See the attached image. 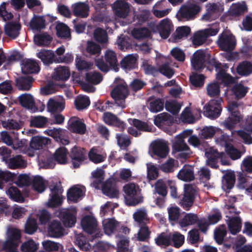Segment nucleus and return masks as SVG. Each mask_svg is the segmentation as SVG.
<instances>
[{
    "instance_id": "obj_4",
    "label": "nucleus",
    "mask_w": 252,
    "mask_h": 252,
    "mask_svg": "<svg viewBox=\"0 0 252 252\" xmlns=\"http://www.w3.org/2000/svg\"><path fill=\"white\" fill-rule=\"evenodd\" d=\"M201 8L196 3L188 2L182 5L176 13V18L179 21H189L193 20L200 11Z\"/></svg>"
},
{
    "instance_id": "obj_57",
    "label": "nucleus",
    "mask_w": 252,
    "mask_h": 252,
    "mask_svg": "<svg viewBox=\"0 0 252 252\" xmlns=\"http://www.w3.org/2000/svg\"><path fill=\"white\" fill-rule=\"evenodd\" d=\"M6 192L7 195L14 201L19 202L24 201L23 197L16 187H10Z\"/></svg>"
},
{
    "instance_id": "obj_47",
    "label": "nucleus",
    "mask_w": 252,
    "mask_h": 252,
    "mask_svg": "<svg viewBox=\"0 0 252 252\" xmlns=\"http://www.w3.org/2000/svg\"><path fill=\"white\" fill-rule=\"evenodd\" d=\"M235 181L234 173L231 171H227L222 180V188L225 189H232Z\"/></svg>"
},
{
    "instance_id": "obj_39",
    "label": "nucleus",
    "mask_w": 252,
    "mask_h": 252,
    "mask_svg": "<svg viewBox=\"0 0 252 252\" xmlns=\"http://www.w3.org/2000/svg\"><path fill=\"white\" fill-rule=\"evenodd\" d=\"M177 177L179 179L184 181H190L194 179L193 168L192 166L186 165L179 172Z\"/></svg>"
},
{
    "instance_id": "obj_37",
    "label": "nucleus",
    "mask_w": 252,
    "mask_h": 252,
    "mask_svg": "<svg viewBox=\"0 0 252 252\" xmlns=\"http://www.w3.org/2000/svg\"><path fill=\"white\" fill-rule=\"evenodd\" d=\"M70 76V71L68 68L64 66H59L54 69L52 75L54 80L57 81H65Z\"/></svg>"
},
{
    "instance_id": "obj_64",
    "label": "nucleus",
    "mask_w": 252,
    "mask_h": 252,
    "mask_svg": "<svg viewBox=\"0 0 252 252\" xmlns=\"http://www.w3.org/2000/svg\"><path fill=\"white\" fill-rule=\"evenodd\" d=\"M39 244L36 243L33 240H30L23 243L21 247V250L23 252H35L38 247Z\"/></svg>"
},
{
    "instance_id": "obj_15",
    "label": "nucleus",
    "mask_w": 252,
    "mask_h": 252,
    "mask_svg": "<svg viewBox=\"0 0 252 252\" xmlns=\"http://www.w3.org/2000/svg\"><path fill=\"white\" fill-rule=\"evenodd\" d=\"M77 210L75 207L61 209L59 211V217L62 220L64 225L71 227L76 222Z\"/></svg>"
},
{
    "instance_id": "obj_11",
    "label": "nucleus",
    "mask_w": 252,
    "mask_h": 252,
    "mask_svg": "<svg viewBox=\"0 0 252 252\" xmlns=\"http://www.w3.org/2000/svg\"><path fill=\"white\" fill-rule=\"evenodd\" d=\"M217 43L221 50L231 52L235 48L236 40L230 31L224 30L219 35Z\"/></svg>"
},
{
    "instance_id": "obj_29",
    "label": "nucleus",
    "mask_w": 252,
    "mask_h": 252,
    "mask_svg": "<svg viewBox=\"0 0 252 252\" xmlns=\"http://www.w3.org/2000/svg\"><path fill=\"white\" fill-rule=\"evenodd\" d=\"M216 68L218 72L216 74V80L220 84L227 86L235 82V78L226 73L224 69H220L219 64L216 65Z\"/></svg>"
},
{
    "instance_id": "obj_33",
    "label": "nucleus",
    "mask_w": 252,
    "mask_h": 252,
    "mask_svg": "<svg viewBox=\"0 0 252 252\" xmlns=\"http://www.w3.org/2000/svg\"><path fill=\"white\" fill-rule=\"evenodd\" d=\"M48 232L49 236L58 238L64 233V229L59 221L53 220L49 225Z\"/></svg>"
},
{
    "instance_id": "obj_43",
    "label": "nucleus",
    "mask_w": 252,
    "mask_h": 252,
    "mask_svg": "<svg viewBox=\"0 0 252 252\" xmlns=\"http://www.w3.org/2000/svg\"><path fill=\"white\" fill-rule=\"evenodd\" d=\"M6 163L10 169L23 168L27 166L26 160L19 155L9 158Z\"/></svg>"
},
{
    "instance_id": "obj_49",
    "label": "nucleus",
    "mask_w": 252,
    "mask_h": 252,
    "mask_svg": "<svg viewBox=\"0 0 252 252\" xmlns=\"http://www.w3.org/2000/svg\"><path fill=\"white\" fill-rule=\"evenodd\" d=\"M33 79L30 76L20 77L16 79V85L21 90H29L32 87Z\"/></svg>"
},
{
    "instance_id": "obj_8",
    "label": "nucleus",
    "mask_w": 252,
    "mask_h": 252,
    "mask_svg": "<svg viewBox=\"0 0 252 252\" xmlns=\"http://www.w3.org/2000/svg\"><path fill=\"white\" fill-rule=\"evenodd\" d=\"M238 107V104L235 101L228 102L227 110L230 112V115L221 124L226 129L232 130L242 120L241 115L237 110Z\"/></svg>"
},
{
    "instance_id": "obj_14",
    "label": "nucleus",
    "mask_w": 252,
    "mask_h": 252,
    "mask_svg": "<svg viewBox=\"0 0 252 252\" xmlns=\"http://www.w3.org/2000/svg\"><path fill=\"white\" fill-rule=\"evenodd\" d=\"M50 194L46 205L55 207L61 205L63 202L62 189L60 182H56L50 186Z\"/></svg>"
},
{
    "instance_id": "obj_31",
    "label": "nucleus",
    "mask_w": 252,
    "mask_h": 252,
    "mask_svg": "<svg viewBox=\"0 0 252 252\" xmlns=\"http://www.w3.org/2000/svg\"><path fill=\"white\" fill-rule=\"evenodd\" d=\"M20 30L21 25L17 22H8L4 26L5 34L12 39H15L19 36Z\"/></svg>"
},
{
    "instance_id": "obj_44",
    "label": "nucleus",
    "mask_w": 252,
    "mask_h": 252,
    "mask_svg": "<svg viewBox=\"0 0 252 252\" xmlns=\"http://www.w3.org/2000/svg\"><path fill=\"white\" fill-rule=\"evenodd\" d=\"M37 56L45 65H49L55 62L54 53L51 50H42L37 53Z\"/></svg>"
},
{
    "instance_id": "obj_50",
    "label": "nucleus",
    "mask_w": 252,
    "mask_h": 252,
    "mask_svg": "<svg viewBox=\"0 0 252 252\" xmlns=\"http://www.w3.org/2000/svg\"><path fill=\"white\" fill-rule=\"evenodd\" d=\"M136 57L134 55H128L125 57L121 62L122 67L126 70L134 68L136 66Z\"/></svg>"
},
{
    "instance_id": "obj_9",
    "label": "nucleus",
    "mask_w": 252,
    "mask_h": 252,
    "mask_svg": "<svg viewBox=\"0 0 252 252\" xmlns=\"http://www.w3.org/2000/svg\"><path fill=\"white\" fill-rule=\"evenodd\" d=\"M8 239L3 243L0 241V250H5V252H18L16 247L21 237L20 231L15 228H11L7 232Z\"/></svg>"
},
{
    "instance_id": "obj_3",
    "label": "nucleus",
    "mask_w": 252,
    "mask_h": 252,
    "mask_svg": "<svg viewBox=\"0 0 252 252\" xmlns=\"http://www.w3.org/2000/svg\"><path fill=\"white\" fill-rule=\"evenodd\" d=\"M192 132V130L186 129L175 137L172 146L173 152L177 153L178 156L182 158H187L191 153L188 146L185 142L184 139L190 135Z\"/></svg>"
},
{
    "instance_id": "obj_20",
    "label": "nucleus",
    "mask_w": 252,
    "mask_h": 252,
    "mask_svg": "<svg viewBox=\"0 0 252 252\" xmlns=\"http://www.w3.org/2000/svg\"><path fill=\"white\" fill-rule=\"evenodd\" d=\"M235 133L241 137L244 142L247 144L252 143V117L248 118L246 122V127L243 130L232 131L231 133L234 135Z\"/></svg>"
},
{
    "instance_id": "obj_13",
    "label": "nucleus",
    "mask_w": 252,
    "mask_h": 252,
    "mask_svg": "<svg viewBox=\"0 0 252 252\" xmlns=\"http://www.w3.org/2000/svg\"><path fill=\"white\" fill-rule=\"evenodd\" d=\"M220 29L219 25L217 24L213 27L197 32L194 33L192 38L193 44L195 46L202 45L208 37L216 35Z\"/></svg>"
},
{
    "instance_id": "obj_26",
    "label": "nucleus",
    "mask_w": 252,
    "mask_h": 252,
    "mask_svg": "<svg viewBox=\"0 0 252 252\" xmlns=\"http://www.w3.org/2000/svg\"><path fill=\"white\" fill-rule=\"evenodd\" d=\"M67 128L74 133L84 134L86 130V126L79 118L72 117L68 122Z\"/></svg>"
},
{
    "instance_id": "obj_59",
    "label": "nucleus",
    "mask_w": 252,
    "mask_h": 252,
    "mask_svg": "<svg viewBox=\"0 0 252 252\" xmlns=\"http://www.w3.org/2000/svg\"><path fill=\"white\" fill-rule=\"evenodd\" d=\"M197 221V217L193 214H187L184 217L179 221L181 227H186L192 225Z\"/></svg>"
},
{
    "instance_id": "obj_34",
    "label": "nucleus",
    "mask_w": 252,
    "mask_h": 252,
    "mask_svg": "<svg viewBox=\"0 0 252 252\" xmlns=\"http://www.w3.org/2000/svg\"><path fill=\"white\" fill-rule=\"evenodd\" d=\"M22 72L24 74L35 73L39 71V66L37 63L33 60L25 59L21 63Z\"/></svg>"
},
{
    "instance_id": "obj_38",
    "label": "nucleus",
    "mask_w": 252,
    "mask_h": 252,
    "mask_svg": "<svg viewBox=\"0 0 252 252\" xmlns=\"http://www.w3.org/2000/svg\"><path fill=\"white\" fill-rule=\"evenodd\" d=\"M72 8L74 15L76 16L85 18L89 15V6L85 3H75L72 4Z\"/></svg>"
},
{
    "instance_id": "obj_23",
    "label": "nucleus",
    "mask_w": 252,
    "mask_h": 252,
    "mask_svg": "<svg viewBox=\"0 0 252 252\" xmlns=\"http://www.w3.org/2000/svg\"><path fill=\"white\" fill-rule=\"evenodd\" d=\"M44 132L63 145H67L69 143L68 138L66 136V131L65 129L54 128L45 130Z\"/></svg>"
},
{
    "instance_id": "obj_54",
    "label": "nucleus",
    "mask_w": 252,
    "mask_h": 252,
    "mask_svg": "<svg viewBox=\"0 0 252 252\" xmlns=\"http://www.w3.org/2000/svg\"><path fill=\"white\" fill-rule=\"evenodd\" d=\"M51 39V36L46 33L35 35L33 39L35 44L40 46L48 45Z\"/></svg>"
},
{
    "instance_id": "obj_21",
    "label": "nucleus",
    "mask_w": 252,
    "mask_h": 252,
    "mask_svg": "<svg viewBox=\"0 0 252 252\" xmlns=\"http://www.w3.org/2000/svg\"><path fill=\"white\" fill-rule=\"evenodd\" d=\"M50 142V139L42 136L33 137L31 141L30 148L26 153L30 157L34 156V151L38 150L42 148L44 145L48 144Z\"/></svg>"
},
{
    "instance_id": "obj_48",
    "label": "nucleus",
    "mask_w": 252,
    "mask_h": 252,
    "mask_svg": "<svg viewBox=\"0 0 252 252\" xmlns=\"http://www.w3.org/2000/svg\"><path fill=\"white\" fill-rule=\"evenodd\" d=\"M247 6L245 2L232 3L229 9V13L232 16L241 15L247 11Z\"/></svg>"
},
{
    "instance_id": "obj_40",
    "label": "nucleus",
    "mask_w": 252,
    "mask_h": 252,
    "mask_svg": "<svg viewBox=\"0 0 252 252\" xmlns=\"http://www.w3.org/2000/svg\"><path fill=\"white\" fill-rule=\"evenodd\" d=\"M103 120L106 124L118 127L121 130L125 128V124L111 113H105L103 114Z\"/></svg>"
},
{
    "instance_id": "obj_30",
    "label": "nucleus",
    "mask_w": 252,
    "mask_h": 252,
    "mask_svg": "<svg viewBox=\"0 0 252 252\" xmlns=\"http://www.w3.org/2000/svg\"><path fill=\"white\" fill-rule=\"evenodd\" d=\"M132 121L134 126L138 130H136L133 127H130L128 129V132L129 134L134 136H137L140 134L139 131H150L152 128L147 123L141 122L137 119L131 120Z\"/></svg>"
},
{
    "instance_id": "obj_16",
    "label": "nucleus",
    "mask_w": 252,
    "mask_h": 252,
    "mask_svg": "<svg viewBox=\"0 0 252 252\" xmlns=\"http://www.w3.org/2000/svg\"><path fill=\"white\" fill-rule=\"evenodd\" d=\"M222 102L221 98L210 100L205 107L204 115L211 119L219 117L221 112L220 104Z\"/></svg>"
},
{
    "instance_id": "obj_36",
    "label": "nucleus",
    "mask_w": 252,
    "mask_h": 252,
    "mask_svg": "<svg viewBox=\"0 0 252 252\" xmlns=\"http://www.w3.org/2000/svg\"><path fill=\"white\" fill-rule=\"evenodd\" d=\"M205 58L206 54L203 50H198L194 53L191 63L194 69L199 70L203 67Z\"/></svg>"
},
{
    "instance_id": "obj_1",
    "label": "nucleus",
    "mask_w": 252,
    "mask_h": 252,
    "mask_svg": "<svg viewBox=\"0 0 252 252\" xmlns=\"http://www.w3.org/2000/svg\"><path fill=\"white\" fill-rule=\"evenodd\" d=\"M38 164L41 168H52L55 165V161L60 164L67 162V151L66 148L61 147L55 153L54 157L48 151L44 152L38 157Z\"/></svg>"
},
{
    "instance_id": "obj_56",
    "label": "nucleus",
    "mask_w": 252,
    "mask_h": 252,
    "mask_svg": "<svg viewBox=\"0 0 252 252\" xmlns=\"http://www.w3.org/2000/svg\"><path fill=\"white\" fill-rule=\"evenodd\" d=\"M131 34L134 38L141 39L149 37L151 32L146 28H135L131 31Z\"/></svg>"
},
{
    "instance_id": "obj_7",
    "label": "nucleus",
    "mask_w": 252,
    "mask_h": 252,
    "mask_svg": "<svg viewBox=\"0 0 252 252\" xmlns=\"http://www.w3.org/2000/svg\"><path fill=\"white\" fill-rule=\"evenodd\" d=\"M225 211L226 217L228 218L227 220L229 229L232 234H235L239 232L241 228V219L238 216H234L238 214L239 211L232 205H226Z\"/></svg>"
},
{
    "instance_id": "obj_24",
    "label": "nucleus",
    "mask_w": 252,
    "mask_h": 252,
    "mask_svg": "<svg viewBox=\"0 0 252 252\" xmlns=\"http://www.w3.org/2000/svg\"><path fill=\"white\" fill-rule=\"evenodd\" d=\"M85 188L81 185H75L70 188L67 191V199L72 202H77L84 196Z\"/></svg>"
},
{
    "instance_id": "obj_52",
    "label": "nucleus",
    "mask_w": 252,
    "mask_h": 252,
    "mask_svg": "<svg viewBox=\"0 0 252 252\" xmlns=\"http://www.w3.org/2000/svg\"><path fill=\"white\" fill-rule=\"evenodd\" d=\"M45 22L44 16L34 15L31 21L30 27L32 30H40L45 27Z\"/></svg>"
},
{
    "instance_id": "obj_61",
    "label": "nucleus",
    "mask_w": 252,
    "mask_h": 252,
    "mask_svg": "<svg viewBox=\"0 0 252 252\" xmlns=\"http://www.w3.org/2000/svg\"><path fill=\"white\" fill-rule=\"evenodd\" d=\"M163 102L160 99H150L148 107L152 112L157 113L163 109Z\"/></svg>"
},
{
    "instance_id": "obj_10",
    "label": "nucleus",
    "mask_w": 252,
    "mask_h": 252,
    "mask_svg": "<svg viewBox=\"0 0 252 252\" xmlns=\"http://www.w3.org/2000/svg\"><path fill=\"white\" fill-rule=\"evenodd\" d=\"M149 27L154 33H158L163 39L167 38L173 29V25L171 20L169 18H165L156 24L154 22L149 24Z\"/></svg>"
},
{
    "instance_id": "obj_46",
    "label": "nucleus",
    "mask_w": 252,
    "mask_h": 252,
    "mask_svg": "<svg viewBox=\"0 0 252 252\" xmlns=\"http://www.w3.org/2000/svg\"><path fill=\"white\" fill-rule=\"evenodd\" d=\"M33 189L39 193H42L46 189V181L40 176L32 177V184Z\"/></svg>"
},
{
    "instance_id": "obj_35",
    "label": "nucleus",
    "mask_w": 252,
    "mask_h": 252,
    "mask_svg": "<svg viewBox=\"0 0 252 252\" xmlns=\"http://www.w3.org/2000/svg\"><path fill=\"white\" fill-rule=\"evenodd\" d=\"M0 138L4 144L7 146H11L14 150H17L22 147L23 143L22 141L17 138L12 139L6 131L1 132Z\"/></svg>"
},
{
    "instance_id": "obj_58",
    "label": "nucleus",
    "mask_w": 252,
    "mask_h": 252,
    "mask_svg": "<svg viewBox=\"0 0 252 252\" xmlns=\"http://www.w3.org/2000/svg\"><path fill=\"white\" fill-rule=\"evenodd\" d=\"M237 71L241 75L246 76L251 74L252 63L248 62L242 63L237 67Z\"/></svg>"
},
{
    "instance_id": "obj_12",
    "label": "nucleus",
    "mask_w": 252,
    "mask_h": 252,
    "mask_svg": "<svg viewBox=\"0 0 252 252\" xmlns=\"http://www.w3.org/2000/svg\"><path fill=\"white\" fill-rule=\"evenodd\" d=\"M205 156L207 158L206 163L212 168H216L218 167L216 159H220V162L222 165H229V161L224 153H219L213 147H210L206 150Z\"/></svg>"
},
{
    "instance_id": "obj_25",
    "label": "nucleus",
    "mask_w": 252,
    "mask_h": 252,
    "mask_svg": "<svg viewBox=\"0 0 252 252\" xmlns=\"http://www.w3.org/2000/svg\"><path fill=\"white\" fill-rule=\"evenodd\" d=\"M81 226L83 230L90 234L96 233L97 235V223L96 219L92 216H86L81 220Z\"/></svg>"
},
{
    "instance_id": "obj_19",
    "label": "nucleus",
    "mask_w": 252,
    "mask_h": 252,
    "mask_svg": "<svg viewBox=\"0 0 252 252\" xmlns=\"http://www.w3.org/2000/svg\"><path fill=\"white\" fill-rule=\"evenodd\" d=\"M195 194L196 190L193 186L190 185H185L184 196L180 202L184 209L188 210L192 205Z\"/></svg>"
},
{
    "instance_id": "obj_62",
    "label": "nucleus",
    "mask_w": 252,
    "mask_h": 252,
    "mask_svg": "<svg viewBox=\"0 0 252 252\" xmlns=\"http://www.w3.org/2000/svg\"><path fill=\"white\" fill-rule=\"evenodd\" d=\"M232 91L237 98L244 97L248 91V88L242 83L235 84L232 88Z\"/></svg>"
},
{
    "instance_id": "obj_51",
    "label": "nucleus",
    "mask_w": 252,
    "mask_h": 252,
    "mask_svg": "<svg viewBox=\"0 0 252 252\" xmlns=\"http://www.w3.org/2000/svg\"><path fill=\"white\" fill-rule=\"evenodd\" d=\"M134 220L139 225H142L148 221L147 212L144 209L137 210L133 215Z\"/></svg>"
},
{
    "instance_id": "obj_45",
    "label": "nucleus",
    "mask_w": 252,
    "mask_h": 252,
    "mask_svg": "<svg viewBox=\"0 0 252 252\" xmlns=\"http://www.w3.org/2000/svg\"><path fill=\"white\" fill-rule=\"evenodd\" d=\"M190 32V29L188 26H181L176 28L172 35L173 41L178 42L180 39L187 37Z\"/></svg>"
},
{
    "instance_id": "obj_18",
    "label": "nucleus",
    "mask_w": 252,
    "mask_h": 252,
    "mask_svg": "<svg viewBox=\"0 0 252 252\" xmlns=\"http://www.w3.org/2000/svg\"><path fill=\"white\" fill-rule=\"evenodd\" d=\"M169 58L164 56L159 53L156 55V61L159 65L158 71L167 78L171 77L174 74L173 69L169 66Z\"/></svg>"
},
{
    "instance_id": "obj_60",
    "label": "nucleus",
    "mask_w": 252,
    "mask_h": 252,
    "mask_svg": "<svg viewBox=\"0 0 252 252\" xmlns=\"http://www.w3.org/2000/svg\"><path fill=\"white\" fill-rule=\"evenodd\" d=\"M90 101L89 97L85 95H79L75 100V106L77 110H81L86 108L90 105Z\"/></svg>"
},
{
    "instance_id": "obj_55",
    "label": "nucleus",
    "mask_w": 252,
    "mask_h": 252,
    "mask_svg": "<svg viewBox=\"0 0 252 252\" xmlns=\"http://www.w3.org/2000/svg\"><path fill=\"white\" fill-rule=\"evenodd\" d=\"M75 62L76 67L78 70H87L91 69L93 65L92 63L87 62L78 55L76 56Z\"/></svg>"
},
{
    "instance_id": "obj_28",
    "label": "nucleus",
    "mask_w": 252,
    "mask_h": 252,
    "mask_svg": "<svg viewBox=\"0 0 252 252\" xmlns=\"http://www.w3.org/2000/svg\"><path fill=\"white\" fill-rule=\"evenodd\" d=\"M64 100L62 97L51 98L47 104V110L51 113L61 112L64 109Z\"/></svg>"
},
{
    "instance_id": "obj_63",
    "label": "nucleus",
    "mask_w": 252,
    "mask_h": 252,
    "mask_svg": "<svg viewBox=\"0 0 252 252\" xmlns=\"http://www.w3.org/2000/svg\"><path fill=\"white\" fill-rule=\"evenodd\" d=\"M129 241L126 237H120L117 243L118 252H131L128 247Z\"/></svg>"
},
{
    "instance_id": "obj_32",
    "label": "nucleus",
    "mask_w": 252,
    "mask_h": 252,
    "mask_svg": "<svg viewBox=\"0 0 252 252\" xmlns=\"http://www.w3.org/2000/svg\"><path fill=\"white\" fill-rule=\"evenodd\" d=\"M19 100L22 106L32 112H35L37 111V109L35 106L33 96L31 94H25L20 95L19 96Z\"/></svg>"
},
{
    "instance_id": "obj_42",
    "label": "nucleus",
    "mask_w": 252,
    "mask_h": 252,
    "mask_svg": "<svg viewBox=\"0 0 252 252\" xmlns=\"http://www.w3.org/2000/svg\"><path fill=\"white\" fill-rule=\"evenodd\" d=\"M104 232L108 235L113 234L119 226V223L114 219H106L102 220Z\"/></svg>"
},
{
    "instance_id": "obj_27",
    "label": "nucleus",
    "mask_w": 252,
    "mask_h": 252,
    "mask_svg": "<svg viewBox=\"0 0 252 252\" xmlns=\"http://www.w3.org/2000/svg\"><path fill=\"white\" fill-rule=\"evenodd\" d=\"M105 195L111 197H118L119 191L113 179H109L103 184L100 188Z\"/></svg>"
},
{
    "instance_id": "obj_2",
    "label": "nucleus",
    "mask_w": 252,
    "mask_h": 252,
    "mask_svg": "<svg viewBox=\"0 0 252 252\" xmlns=\"http://www.w3.org/2000/svg\"><path fill=\"white\" fill-rule=\"evenodd\" d=\"M116 85L111 94L115 103L122 108L126 107L125 99L128 95L127 87L126 82L119 78H116L114 81Z\"/></svg>"
},
{
    "instance_id": "obj_22",
    "label": "nucleus",
    "mask_w": 252,
    "mask_h": 252,
    "mask_svg": "<svg viewBox=\"0 0 252 252\" xmlns=\"http://www.w3.org/2000/svg\"><path fill=\"white\" fill-rule=\"evenodd\" d=\"M115 15L122 18L127 17L130 11L129 4L122 0H117L112 5Z\"/></svg>"
},
{
    "instance_id": "obj_17",
    "label": "nucleus",
    "mask_w": 252,
    "mask_h": 252,
    "mask_svg": "<svg viewBox=\"0 0 252 252\" xmlns=\"http://www.w3.org/2000/svg\"><path fill=\"white\" fill-rule=\"evenodd\" d=\"M169 152L167 142L162 139H158L153 141L150 145V153L161 158H165Z\"/></svg>"
},
{
    "instance_id": "obj_5",
    "label": "nucleus",
    "mask_w": 252,
    "mask_h": 252,
    "mask_svg": "<svg viewBox=\"0 0 252 252\" xmlns=\"http://www.w3.org/2000/svg\"><path fill=\"white\" fill-rule=\"evenodd\" d=\"M125 202L127 206H135L143 201V197L138 186L133 183L127 184L124 187Z\"/></svg>"
},
{
    "instance_id": "obj_41",
    "label": "nucleus",
    "mask_w": 252,
    "mask_h": 252,
    "mask_svg": "<svg viewBox=\"0 0 252 252\" xmlns=\"http://www.w3.org/2000/svg\"><path fill=\"white\" fill-rule=\"evenodd\" d=\"M104 172L101 168H97L92 173L93 178V182L92 185L93 187L97 189H100L102 185V182L104 180Z\"/></svg>"
},
{
    "instance_id": "obj_6",
    "label": "nucleus",
    "mask_w": 252,
    "mask_h": 252,
    "mask_svg": "<svg viewBox=\"0 0 252 252\" xmlns=\"http://www.w3.org/2000/svg\"><path fill=\"white\" fill-rule=\"evenodd\" d=\"M105 63L102 59H98L95 60V64L97 67L102 71L107 72L109 67L113 69L115 72L119 70L118 63L115 52L110 49L106 51L104 54Z\"/></svg>"
},
{
    "instance_id": "obj_53",
    "label": "nucleus",
    "mask_w": 252,
    "mask_h": 252,
    "mask_svg": "<svg viewBox=\"0 0 252 252\" xmlns=\"http://www.w3.org/2000/svg\"><path fill=\"white\" fill-rule=\"evenodd\" d=\"M43 249L47 252H56L60 250H63V246L60 243L50 240H45L42 242Z\"/></svg>"
}]
</instances>
